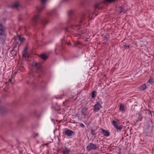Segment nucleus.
<instances>
[{
	"mask_svg": "<svg viewBox=\"0 0 154 154\" xmlns=\"http://www.w3.org/2000/svg\"><path fill=\"white\" fill-rule=\"evenodd\" d=\"M109 37V35L108 34H106V35L103 38V40H107Z\"/></svg>",
	"mask_w": 154,
	"mask_h": 154,
	"instance_id": "22",
	"label": "nucleus"
},
{
	"mask_svg": "<svg viewBox=\"0 0 154 154\" xmlns=\"http://www.w3.org/2000/svg\"><path fill=\"white\" fill-rule=\"evenodd\" d=\"M11 81H12V80H11V79H9V80H8V81H9V82H11Z\"/></svg>",
	"mask_w": 154,
	"mask_h": 154,
	"instance_id": "30",
	"label": "nucleus"
},
{
	"mask_svg": "<svg viewBox=\"0 0 154 154\" xmlns=\"http://www.w3.org/2000/svg\"><path fill=\"white\" fill-rule=\"evenodd\" d=\"M32 21L35 23H37L39 21H41L43 25H46V24L47 23L46 20L44 18L38 15L35 16L32 19Z\"/></svg>",
	"mask_w": 154,
	"mask_h": 154,
	"instance_id": "2",
	"label": "nucleus"
},
{
	"mask_svg": "<svg viewBox=\"0 0 154 154\" xmlns=\"http://www.w3.org/2000/svg\"><path fill=\"white\" fill-rule=\"evenodd\" d=\"M119 110L121 111L122 112H125V107L124 105L120 104L119 107Z\"/></svg>",
	"mask_w": 154,
	"mask_h": 154,
	"instance_id": "14",
	"label": "nucleus"
},
{
	"mask_svg": "<svg viewBox=\"0 0 154 154\" xmlns=\"http://www.w3.org/2000/svg\"><path fill=\"white\" fill-rule=\"evenodd\" d=\"M19 40L20 42H23L25 40V38L22 36H20L19 37Z\"/></svg>",
	"mask_w": 154,
	"mask_h": 154,
	"instance_id": "20",
	"label": "nucleus"
},
{
	"mask_svg": "<svg viewBox=\"0 0 154 154\" xmlns=\"http://www.w3.org/2000/svg\"><path fill=\"white\" fill-rule=\"evenodd\" d=\"M79 126L80 127H82V128H84L85 127L84 125L82 123H80L79 125Z\"/></svg>",
	"mask_w": 154,
	"mask_h": 154,
	"instance_id": "26",
	"label": "nucleus"
},
{
	"mask_svg": "<svg viewBox=\"0 0 154 154\" xmlns=\"http://www.w3.org/2000/svg\"><path fill=\"white\" fill-rule=\"evenodd\" d=\"M115 0H105L104 1L107 2H112L114 1Z\"/></svg>",
	"mask_w": 154,
	"mask_h": 154,
	"instance_id": "28",
	"label": "nucleus"
},
{
	"mask_svg": "<svg viewBox=\"0 0 154 154\" xmlns=\"http://www.w3.org/2000/svg\"><path fill=\"white\" fill-rule=\"evenodd\" d=\"M73 11L72 10H70L68 11V14L69 15H70L72 13Z\"/></svg>",
	"mask_w": 154,
	"mask_h": 154,
	"instance_id": "25",
	"label": "nucleus"
},
{
	"mask_svg": "<svg viewBox=\"0 0 154 154\" xmlns=\"http://www.w3.org/2000/svg\"><path fill=\"white\" fill-rule=\"evenodd\" d=\"M91 133L93 135H94L96 134V133H95L94 131L92 129L91 130Z\"/></svg>",
	"mask_w": 154,
	"mask_h": 154,
	"instance_id": "24",
	"label": "nucleus"
},
{
	"mask_svg": "<svg viewBox=\"0 0 154 154\" xmlns=\"http://www.w3.org/2000/svg\"><path fill=\"white\" fill-rule=\"evenodd\" d=\"M112 124L115 129H116L117 132H120L122 128V125L118 124L117 121L113 120L112 122Z\"/></svg>",
	"mask_w": 154,
	"mask_h": 154,
	"instance_id": "3",
	"label": "nucleus"
},
{
	"mask_svg": "<svg viewBox=\"0 0 154 154\" xmlns=\"http://www.w3.org/2000/svg\"><path fill=\"white\" fill-rule=\"evenodd\" d=\"M69 150L67 148L63 150L62 152L63 154H69Z\"/></svg>",
	"mask_w": 154,
	"mask_h": 154,
	"instance_id": "15",
	"label": "nucleus"
},
{
	"mask_svg": "<svg viewBox=\"0 0 154 154\" xmlns=\"http://www.w3.org/2000/svg\"><path fill=\"white\" fill-rule=\"evenodd\" d=\"M19 5V4L18 3H15L12 6V7L13 8H17L18 7Z\"/></svg>",
	"mask_w": 154,
	"mask_h": 154,
	"instance_id": "18",
	"label": "nucleus"
},
{
	"mask_svg": "<svg viewBox=\"0 0 154 154\" xmlns=\"http://www.w3.org/2000/svg\"><path fill=\"white\" fill-rule=\"evenodd\" d=\"M32 66L34 67L36 69H39V70H41V68L40 67V64L36 62H33L32 64Z\"/></svg>",
	"mask_w": 154,
	"mask_h": 154,
	"instance_id": "9",
	"label": "nucleus"
},
{
	"mask_svg": "<svg viewBox=\"0 0 154 154\" xmlns=\"http://www.w3.org/2000/svg\"><path fill=\"white\" fill-rule=\"evenodd\" d=\"M97 146L96 145L93 143H90L86 147V150L88 151H90L91 150H96L97 149Z\"/></svg>",
	"mask_w": 154,
	"mask_h": 154,
	"instance_id": "4",
	"label": "nucleus"
},
{
	"mask_svg": "<svg viewBox=\"0 0 154 154\" xmlns=\"http://www.w3.org/2000/svg\"><path fill=\"white\" fill-rule=\"evenodd\" d=\"M68 45H70V44H68Z\"/></svg>",
	"mask_w": 154,
	"mask_h": 154,
	"instance_id": "32",
	"label": "nucleus"
},
{
	"mask_svg": "<svg viewBox=\"0 0 154 154\" xmlns=\"http://www.w3.org/2000/svg\"><path fill=\"white\" fill-rule=\"evenodd\" d=\"M5 33V28L1 24H0V36L4 35Z\"/></svg>",
	"mask_w": 154,
	"mask_h": 154,
	"instance_id": "6",
	"label": "nucleus"
},
{
	"mask_svg": "<svg viewBox=\"0 0 154 154\" xmlns=\"http://www.w3.org/2000/svg\"><path fill=\"white\" fill-rule=\"evenodd\" d=\"M123 47L124 48L127 49H128L129 48V46L128 45H123Z\"/></svg>",
	"mask_w": 154,
	"mask_h": 154,
	"instance_id": "23",
	"label": "nucleus"
},
{
	"mask_svg": "<svg viewBox=\"0 0 154 154\" xmlns=\"http://www.w3.org/2000/svg\"><path fill=\"white\" fill-rule=\"evenodd\" d=\"M146 88V86L145 84H143L141 85L139 88V89L141 91H144Z\"/></svg>",
	"mask_w": 154,
	"mask_h": 154,
	"instance_id": "13",
	"label": "nucleus"
},
{
	"mask_svg": "<svg viewBox=\"0 0 154 154\" xmlns=\"http://www.w3.org/2000/svg\"><path fill=\"white\" fill-rule=\"evenodd\" d=\"M88 109V108L86 106L84 107L82 109V113L85 116H87L88 114V112L87 111Z\"/></svg>",
	"mask_w": 154,
	"mask_h": 154,
	"instance_id": "8",
	"label": "nucleus"
},
{
	"mask_svg": "<svg viewBox=\"0 0 154 154\" xmlns=\"http://www.w3.org/2000/svg\"><path fill=\"white\" fill-rule=\"evenodd\" d=\"M66 30L68 32H72L73 34L76 35L75 36H78L77 34L80 35L83 33L82 32H81L82 29L79 25H72L71 27L66 28Z\"/></svg>",
	"mask_w": 154,
	"mask_h": 154,
	"instance_id": "1",
	"label": "nucleus"
},
{
	"mask_svg": "<svg viewBox=\"0 0 154 154\" xmlns=\"http://www.w3.org/2000/svg\"><path fill=\"white\" fill-rule=\"evenodd\" d=\"M39 136V134L38 133H34L32 135V137L33 138H36Z\"/></svg>",
	"mask_w": 154,
	"mask_h": 154,
	"instance_id": "16",
	"label": "nucleus"
},
{
	"mask_svg": "<svg viewBox=\"0 0 154 154\" xmlns=\"http://www.w3.org/2000/svg\"><path fill=\"white\" fill-rule=\"evenodd\" d=\"M119 14L123 11V8L121 6L120 7L118 10Z\"/></svg>",
	"mask_w": 154,
	"mask_h": 154,
	"instance_id": "21",
	"label": "nucleus"
},
{
	"mask_svg": "<svg viewBox=\"0 0 154 154\" xmlns=\"http://www.w3.org/2000/svg\"><path fill=\"white\" fill-rule=\"evenodd\" d=\"M101 107V106L100 103L99 102H97V103L94 105V111L95 112H97Z\"/></svg>",
	"mask_w": 154,
	"mask_h": 154,
	"instance_id": "7",
	"label": "nucleus"
},
{
	"mask_svg": "<svg viewBox=\"0 0 154 154\" xmlns=\"http://www.w3.org/2000/svg\"><path fill=\"white\" fill-rule=\"evenodd\" d=\"M22 55L23 57L25 58H28L29 57V54L27 53V49L26 48H25L22 52Z\"/></svg>",
	"mask_w": 154,
	"mask_h": 154,
	"instance_id": "11",
	"label": "nucleus"
},
{
	"mask_svg": "<svg viewBox=\"0 0 154 154\" xmlns=\"http://www.w3.org/2000/svg\"><path fill=\"white\" fill-rule=\"evenodd\" d=\"M14 49H13L12 51V52H14Z\"/></svg>",
	"mask_w": 154,
	"mask_h": 154,
	"instance_id": "31",
	"label": "nucleus"
},
{
	"mask_svg": "<svg viewBox=\"0 0 154 154\" xmlns=\"http://www.w3.org/2000/svg\"><path fill=\"white\" fill-rule=\"evenodd\" d=\"M62 95H61L60 97H59V96L56 97H55V98H56L57 99H61L62 98Z\"/></svg>",
	"mask_w": 154,
	"mask_h": 154,
	"instance_id": "27",
	"label": "nucleus"
},
{
	"mask_svg": "<svg viewBox=\"0 0 154 154\" xmlns=\"http://www.w3.org/2000/svg\"><path fill=\"white\" fill-rule=\"evenodd\" d=\"M63 133L68 137L71 136L72 135H75V134L74 132L67 128L64 129Z\"/></svg>",
	"mask_w": 154,
	"mask_h": 154,
	"instance_id": "5",
	"label": "nucleus"
},
{
	"mask_svg": "<svg viewBox=\"0 0 154 154\" xmlns=\"http://www.w3.org/2000/svg\"><path fill=\"white\" fill-rule=\"evenodd\" d=\"M101 130L102 131V133L103 134L104 136L107 137L109 136L110 134L108 131L103 128H101Z\"/></svg>",
	"mask_w": 154,
	"mask_h": 154,
	"instance_id": "10",
	"label": "nucleus"
},
{
	"mask_svg": "<svg viewBox=\"0 0 154 154\" xmlns=\"http://www.w3.org/2000/svg\"><path fill=\"white\" fill-rule=\"evenodd\" d=\"M42 3L44 4L46 2L47 0H41Z\"/></svg>",
	"mask_w": 154,
	"mask_h": 154,
	"instance_id": "29",
	"label": "nucleus"
},
{
	"mask_svg": "<svg viewBox=\"0 0 154 154\" xmlns=\"http://www.w3.org/2000/svg\"><path fill=\"white\" fill-rule=\"evenodd\" d=\"M45 6L42 5L41 6H38L37 7L36 9L38 12H41L45 8Z\"/></svg>",
	"mask_w": 154,
	"mask_h": 154,
	"instance_id": "12",
	"label": "nucleus"
},
{
	"mask_svg": "<svg viewBox=\"0 0 154 154\" xmlns=\"http://www.w3.org/2000/svg\"><path fill=\"white\" fill-rule=\"evenodd\" d=\"M96 92L93 91L91 92V97L92 98H94L96 96Z\"/></svg>",
	"mask_w": 154,
	"mask_h": 154,
	"instance_id": "19",
	"label": "nucleus"
},
{
	"mask_svg": "<svg viewBox=\"0 0 154 154\" xmlns=\"http://www.w3.org/2000/svg\"><path fill=\"white\" fill-rule=\"evenodd\" d=\"M41 57L43 60H45L47 58V57L45 54H43L41 55Z\"/></svg>",
	"mask_w": 154,
	"mask_h": 154,
	"instance_id": "17",
	"label": "nucleus"
}]
</instances>
